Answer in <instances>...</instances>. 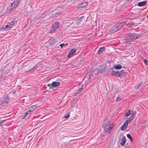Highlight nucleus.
I'll return each mask as SVG.
<instances>
[{"instance_id":"28","label":"nucleus","mask_w":148,"mask_h":148,"mask_svg":"<svg viewBox=\"0 0 148 148\" xmlns=\"http://www.w3.org/2000/svg\"><path fill=\"white\" fill-rule=\"evenodd\" d=\"M82 90L83 88H79L77 90V93H79L80 92H82Z\"/></svg>"},{"instance_id":"30","label":"nucleus","mask_w":148,"mask_h":148,"mask_svg":"<svg viewBox=\"0 0 148 148\" xmlns=\"http://www.w3.org/2000/svg\"><path fill=\"white\" fill-rule=\"evenodd\" d=\"M70 116L69 114V113L66 116H64V117L66 119H67Z\"/></svg>"},{"instance_id":"26","label":"nucleus","mask_w":148,"mask_h":148,"mask_svg":"<svg viewBox=\"0 0 148 148\" xmlns=\"http://www.w3.org/2000/svg\"><path fill=\"white\" fill-rule=\"evenodd\" d=\"M136 112L134 111H132V114L131 116L134 118Z\"/></svg>"},{"instance_id":"9","label":"nucleus","mask_w":148,"mask_h":148,"mask_svg":"<svg viewBox=\"0 0 148 148\" xmlns=\"http://www.w3.org/2000/svg\"><path fill=\"white\" fill-rule=\"evenodd\" d=\"M115 126L114 123H112L108 127L104 130V132L108 134H110L112 132V130L113 128V127Z\"/></svg>"},{"instance_id":"5","label":"nucleus","mask_w":148,"mask_h":148,"mask_svg":"<svg viewBox=\"0 0 148 148\" xmlns=\"http://www.w3.org/2000/svg\"><path fill=\"white\" fill-rule=\"evenodd\" d=\"M112 72L111 73V75L112 76H118L120 77H123V72L122 71H115L113 70V68H112Z\"/></svg>"},{"instance_id":"10","label":"nucleus","mask_w":148,"mask_h":148,"mask_svg":"<svg viewBox=\"0 0 148 148\" xmlns=\"http://www.w3.org/2000/svg\"><path fill=\"white\" fill-rule=\"evenodd\" d=\"M110 121L107 119H105L103 122V123L102 125V128L104 129H105L106 127L108 125H110Z\"/></svg>"},{"instance_id":"2","label":"nucleus","mask_w":148,"mask_h":148,"mask_svg":"<svg viewBox=\"0 0 148 148\" xmlns=\"http://www.w3.org/2000/svg\"><path fill=\"white\" fill-rule=\"evenodd\" d=\"M123 24L122 23H119L116 24L113 27H112L109 31L110 34H112L117 32L123 27Z\"/></svg>"},{"instance_id":"29","label":"nucleus","mask_w":148,"mask_h":148,"mask_svg":"<svg viewBox=\"0 0 148 148\" xmlns=\"http://www.w3.org/2000/svg\"><path fill=\"white\" fill-rule=\"evenodd\" d=\"M144 62L146 65H147L148 64V62L147 60L146 59H145L144 60Z\"/></svg>"},{"instance_id":"19","label":"nucleus","mask_w":148,"mask_h":148,"mask_svg":"<svg viewBox=\"0 0 148 148\" xmlns=\"http://www.w3.org/2000/svg\"><path fill=\"white\" fill-rule=\"evenodd\" d=\"M113 67L115 69H119L122 68L120 64H119L117 65L114 66Z\"/></svg>"},{"instance_id":"4","label":"nucleus","mask_w":148,"mask_h":148,"mask_svg":"<svg viewBox=\"0 0 148 148\" xmlns=\"http://www.w3.org/2000/svg\"><path fill=\"white\" fill-rule=\"evenodd\" d=\"M10 101V96L7 94L5 96L4 98L0 100L1 104L2 105H4L5 103H8Z\"/></svg>"},{"instance_id":"20","label":"nucleus","mask_w":148,"mask_h":148,"mask_svg":"<svg viewBox=\"0 0 148 148\" xmlns=\"http://www.w3.org/2000/svg\"><path fill=\"white\" fill-rule=\"evenodd\" d=\"M32 112L31 110H29L27 111L24 114V117H25L27 115Z\"/></svg>"},{"instance_id":"24","label":"nucleus","mask_w":148,"mask_h":148,"mask_svg":"<svg viewBox=\"0 0 148 148\" xmlns=\"http://www.w3.org/2000/svg\"><path fill=\"white\" fill-rule=\"evenodd\" d=\"M131 113V111L130 110H129L128 112H126L125 114V116H128Z\"/></svg>"},{"instance_id":"21","label":"nucleus","mask_w":148,"mask_h":148,"mask_svg":"<svg viewBox=\"0 0 148 148\" xmlns=\"http://www.w3.org/2000/svg\"><path fill=\"white\" fill-rule=\"evenodd\" d=\"M127 137L130 139L131 142H132L133 141V138L131 136V135L130 134H127Z\"/></svg>"},{"instance_id":"36","label":"nucleus","mask_w":148,"mask_h":148,"mask_svg":"<svg viewBox=\"0 0 148 148\" xmlns=\"http://www.w3.org/2000/svg\"><path fill=\"white\" fill-rule=\"evenodd\" d=\"M25 117H24V115L23 116L22 118V119H24Z\"/></svg>"},{"instance_id":"33","label":"nucleus","mask_w":148,"mask_h":148,"mask_svg":"<svg viewBox=\"0 0 148 148\" xmlns=\"http://www.w3.org/2000/svg\"><path fill=\"white\" fill-rule=\"evenodd\" d=\"M21 0H14V1L15 2H17V3H19L20 2Z\"/></svg>"},{"instance_id":"3","label":"nucleus","mask_w":148,"mask_h":148,"mask_svg":"<svg viewBox=\"0 0 148 148\" xmlns=\"http://www.w3.org/2000/svg\"><path fill=\"white\" fill-rule=\"evenodd\" d=\"M60 26L59 23L58 22L54 23L52 25L49 30V32L51 33H53L57 31L59 29Z\"/></svg>"},{"instance_id":"16","label":"nucleus","mask_w":148,"mask_h":148,"mask_svg":"<svg viewBox=\"0 0 148 148\" xmlns=\"http://www.w3.org/2000/svg\"><path fill=\"white\" fill-rule=\"evenodd\" d=\"M147 2V1H145L139 2L138 5L140 7L144 6L146 4Z\"/></svg>"},{"instance_id":"32","label":"nucleus","mask_w":148,"mask_h":148,"mask_svg":"<svg viewBox=\"0 0 148 148\" xmlns=\"http://www.w3.org/2000/svg\"><path fill=\"white\" fill-rule=\"evenodd\" d=\"M65 45L64 43H62L60 45V46L62 48L63 46H64Z\"/></svg>"},{"instance_id":"1","label":"nucleus","mask_w":148,"mask_h":148,"mask_svg":"<svg viewBox=\"0 0 148 148\" xmlns=\"http://www.w3.org/2000/svg\"><path fill=\"white\" fill-rule=\"evenodd\" d=\"M138 37V35L137 34L129 33L125 37L124 42L130 44L132 41L137 39Z\"/></svg>"},{"instance_id":"35","label":"nucleus","mask_w":148,"mask_h":148,"mask_svg":"<svg viewBox=\"0 0 148 148\" xmlns=\"http://www.w3.org/2000/svg\"><path fill=\"white\" fill-rule=\"evenodd\" d=\"M5 121V120H1V121H0V123H1H1H3Z\"/></svg>"},{"instance_id":"17","label":"nucleus","mask_w":148,"mask_h":148,"mask_svg":"<svg viewBox=\"0 0 148 148\" xmlns=\"http://www.w3.org/2000/svg\"><path fill=\"white\" fill-rule=\"evenodd\" d=\"M87 5V4L86 3L84 2L81 3L79 5V8H83L85 7Z\"/></svg>"},{"instance_id":"18","label":"nucleus","mask_w":148,"mask_h":148,"mask_svg":"<svg viewBox=\"0 0 148 148\" xmlns=\"http://www.w3.org/2000/svg\"><path fill=\"white\" fill-rule=\"evenodd\" d=\"M122 140H121V145L122 146H124L125 143V136H123L122 138Z\"/></svg>"},{"instance_id":"25","label":"nucleus","mask_w":148,"mask_h":148,"mask_svg":"<svg viewBox=\"0 0 148 148\" xmlns=\"http://www.w3.org/2000/svg\"><path fill=\"white\" fill-rule=\"evenodd\" d=\"M36 107V106L35 105H33L31 106L29 108V110H32V112L33 110Z\"/></svg>"},{"instance_id":"12","label":"nucleus","mask_w":148,"mask_h":148,"mask_svg":"<svg viewBox=\"0 0 148 148\" xmlns=\"http://www.w3.org/2000/svg\"><path fill=\"white\" fill-rule=\"evenodd\" d=\"M76 49L75 48L72 49L70 51L67 57L68 58H70L71 57L73 56V54L74 53H76Z\"/></svg>"},{"instance_id":"27","label":"nucleus","mask_w":148,"mask_h":148,"mask_svg":"<svg viewBox=\"0 0 148 148\" xmlns=\"http://www.w3.org/2000/svg\"><path fill=\"white\" fill-rule=\"evenodd\" d=\"M142 84V82H141L138 85L136 86H135V88H139L141 85Z\"/></svg>"},{"instance_id":"31","label":"nucleus","mask_w":148,"mask_h":148,"mask_svg":"<svg viewBox=\"0 0 148 148\" xmlns=\"http://www.w3.org/2000/svg\"><path fill=\"white\" fill-rule=\"evenodd\" d=\"M120 98L119 97H117L116 100L117 101H119L120 100Z\"/></svg>"},{"instance_id":"15","label":"nucleus","mask_w":148,"mask_h":148,"mask_svg":"<svg viewBox=\"0 0 148 148\" xmlns=\"http://www.w3.org/2000/svg\"><path fill=\"white\" fill-rule=\"evenodd\" d=\"M49 41L50 45H52L56 42L57 41V40L55 38L51 39L49 40Z\"/></svg>"},{"instance_id":"22","label":"nucleus","mask_w":148,"mask_h":148,"mask_svg":"<svg viewBox=\"0 0 148 148\" xmlns=\"http://www.w3.org/2000/svg\"><path fill=\"white\" fill-rule=\"evenodd\" d=\"M133 25H134V23L132 22H130L128 23H127L126 24V25L127 27H132Z\"/></svg>"},{"instance_id":"11","label":"nucleus","mask_w":148,"mask_h":148,"mask_svg":"<svg viewBox=\"0 0 148 148\" xmlns=\"http://www.w3.org/2000/svg\"><path fill=\"white\" fill-rule=\"evenodd\" d=\"M106 69V68L104 66L100 65L98 67V70L97 73V74L99 73H102L105 71Z\"/></svg>"},{"instance_id":"37","label":"nucleus","mask_w":148,"mask_h":148,"mask_svg":"<svg viewBox=\"0 0 148 148\" xmlns=\"http://www.w3.org/2000/svg\"><path fill=\"white\" fill-rule=\"evenodd\" d=\"M65 45H68L67 44H64Z\"/></svg>"},{"instance_id":"6","label":"nucleus","mask_w":148,"mask_h":148,"mask_svg":"<svg viewBox=\"0 0 148 148\" xmlns=\"http://www.w3.org/2000/svg\"><path fill=\"white\" fill-rule=\"evenodd\" d=\"M57 82H53L51 84H48L47 86L49 87V89L53 88H54L57 87L60 85V83L58 82V79L57 80Z\"/></svg>"},{"instance_id":"34","label":"nucleus","mask_w":148,"mask_h":148,"mask_svg":"<svg viewBox=\"0 0 148 148\" xmlns=\"http://www.w3.org/2000/svg\"><path fill=\"white\" fill-rule=\"evenodd\" d=\"M37 66L38 65H35L34 66V68H32V69H37V70H38V69H37Z\"/></svg>"},{"instance_id":"14","label":"nucleus","mask_w":148,"mask_h":148,"mask_svg":"<svg viewBox=\"0 0 148 148\" xmlns=\"http://www.w3.org/2000/svg\"><path fill=\"white\" fill-rule=\"evenodd\" d=\"M128 121H126L124 123V124L122 126V128L121 130H125L127 127L128 125Z\"/></svg>"},{"instance_id":"38","label":"nucleus","mask_w":148,"mask_h":148,"mask_svg":"<svg viewBox=\"0 0 148 148\" xmlns=\"http://www.w3.org/2000/svg\"><path fill=\"white\" fill-rule=\"evenodd\" d=\"M147 18H148V14H147Z\"/></svg>"},{"instance_id":"7","label":"nucleus","mask_w":148,"mask_h":148,"mask_svg":"<svg viewBox=\"0 0 148 148\" xmlns=\"http://www.w3.org/2000/svg\"><path fill=\"white\" fill-rule=\"evenodd\" d=\"M8 23V24L6 25L5 26L1 27V30H2L3 31L4 30L6 29H10L12 28L13 26L15 24V22L14 21H13Z\"/></svg>"},{"instance_id":"13","label":"nucleus","mask_w":148,"mask_h":148,"mask_svg":"<svg viewBox=\"0 0 148 148\" xmlns=\"http://www.w3.org/2000/svg\"><path fill=\"white\" fill-rule=\"evenodd\" d=\"M105 47H104L99 48L97 51V53L99 54H101L105 52Z\"/></svg>"},{"instance_id":"23","label":"nucleus","mask_w":148,"mask_h":148,"mask_svg":"<svg viewBox=\"0 0 148 148\" xmlns=\"http://www.w3.org/2000/svg\"><path fill=\"white\" fill-rule=\"evenodd\" d=\"M134 119V118L132 116H131L128 118H127V120H126V121H128H128H129L130 122L132 121V120H133Z\"/></svg>"},{"instance_id":"8","label":"nucleus","mask_w":148,"mask_h":148,"mask_svg":"<svg viewBox=\"0 0 148 148\" xmlns=\"http://www.w3.org/2000/svg\"><path fill=\"white\" fill-rule=\"evenodd\" d=\"M19 4V3L14 1L13 4H12L10 6H8L7 7V9L9 10V12H11L13 8H15L16 7H17Z\"/></svg>"}]
</instances>
